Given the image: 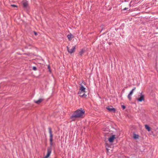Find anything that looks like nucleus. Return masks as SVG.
Here are the masks:
<instances>
[{
  "label": "nucleus",
  "mask_w": 158,
  "mask_h": 158,
  "mask_svg": "<svg viewBox=\"0 0 158 158\" xmlns=\"http://www.w3.org/2000/svg\"><path fill=\"white\" fill-rule=\"evenodd\" d=\"M48 130L50 135L49 142L50 147L48 148L47 154L44 158H48L49 157L52 152V147L53 145V135L52 134V129L51 127H49L48 128Z\"/></svg>",
  "instance_id": "1"
},
{
  "label": "nucleus",
  "mask_w": 158,
  "mask_h": 158,
  "mask_svg": "<svg viewBox=\"0 0 158 158\" xmlns=\"http://www.w3.org/2000/svg\"><path fill=\"white\" fill-rule=\"evenodd\" d=\"M115 138L116 137L115 135H112L109 138L108 140L110 143H112Z\"/></svg>",
  "instance_id": "7"
},
{
  "label": "nucleus",
  "mask_w": 158,
  "mask_h": 158,
  "mask_svg": "<svg viewBox=\"0 0 158 158\" xmlns=\"http://www.w3.org/2000/svg\"><path fill=\"white\" fill-rule=\"evenodd\" d=\"M145 129L148 131H150L151 130V128L149 127V126L147 125V124H146L145 125Z\"/></svg>",
  "instance_id": "12"
},
{
  "label": "nucleus",
  "mask_w": 158,
  "mask_h": 158,
  "mask_svg": "<svg viewBox=\"0 0 158 158\" xmlns=\"http://www.w3.org/2000/svg\"><path fill=\"white\" fill-rule=\"evenodd\" d=\"M48 69L49 70V71L50 72V73H51V68H50V66L49 65H48Z\"/></svg>",
  "instance_id": "19"
},
{
  "label": "nucleus",
  "mask_w": 158,
  "mask_h": 158,
  "mask_svg": "<svg viewBox=\"0 0 158 158\" xmlns=\"http://www.w3.org/2000/svg\"><path fill=\"white\" fill-rule=\"evenodd\" d=\"M106 109L110 112L115 113L116 111V109L115 108H113L111 106H107L106 107Z\"/></svg>",
  "instance_id": "3"
},
{
  "label": "nucleus",
  "mask_w": 158,
  "mask_h": 158,
  "mask_svg": "<svg viewBox=\"0 0 158 158\" xmlns=\"http://www.w3.org/2000/svg\"><path fill=\"white\" fill-rule=\"evenodd\" d=\"M34 32V35H37V33L35 31H33Z\"/></svg>",
  "instance_id": "23"
},
{
  "label": "nucleus",
  "mask_w": 158,
  "mask_h": 158,
  "mask_svg": "<svg viewBox=\"0 0 158 158\" xmlns=\"http://www.w3.org/2000/svg\"><path fill=\"white\" fill-rule=\"evenodd\" d=\"M23 54L28 56H34V54L33 53L30 52L25 53H24Z\"/></svg>",
  "instance_id": "13"
},
{
  "label": "nucleus",
  "mask_w": 158,
  "mask_h": 158,
  "mask_svg": "<svg viewBox=\"0 0 158 158\" xmlns=\"http://www.w3.org/2000/svg\"><path fill=\"white\" fill-rule=\"evenodd\" d=\"M32 69L34 70H37V68L36 67L33 66L32 67Z\"/></svg>",
  "instance_id": "22"
},
{
  "label": "nucleus",
  "mask_w": 158,
  "mask_h": 158,
  "mask_svg": "<svg viewBox=\"0 0 158 158\" xmlns=\"http://www.w3.org/2000/svg\"><path fill=\"white\" fill-rule=\"evenodd\" d=\"M136 99L139 102H141L142 101H144V96L142 94V93H141L140 97L139 98H137Z\"/></svg>",
  "instance_id": "6"
},
{
  "label": "nucleus",
  "mask_w": 158,
  "mask_h": 158,
  "mask_svg": "<svg viewBox=\"0 0 158 158\" xmlns=\"http://www.w3.org/2000/svg\"><path fill=\"white\" fill-rule=\"evenodd\" d=\"M128 9V8H124V9H123V10H127V9Z\"/></svg>",
  "instance_id": "24"
},
{
  "label": "nucleus",
  "mask_w": 158,
  "mask_h": 158,
  "mask_svg": "<svg viewBox=\"0 0 158 158\" xmlns=\"http://www.w3.org/2000/svg\"><path fill=\"white\" fill-rule=\"evenodd\" d=\"M85 113V111L81 108L77 110L70 116V118L72 120V121H75L77 118H82Z\"/></svg>",
  "instance_id": "2"
},
{
  "label": "nucleus",
  "mask_w": 158,
  "mask_h": 158,
  "mask_svg": "<svg viewBox=\"0 0 158 158\" xmlns=\"http://www.w3.org/2000/svg\"><path fill=\"white\" fill-rule=\"evenodd\" d=\"M33 46L32 45L30 44H27L26 45L24 46L25 49H31Z\"/></svg>",
  "instance_id": "9"
},
{
  "label": "nucleus",
  "mask_w": 158,
  "mask_h": 158,
  "mask_svg": "<svg viewBox=\"0 0 158 158\" xmlns=\"http://www.w3.org/2000/svg\"><path fill=\"white\" fill-rule=\"evenodd\" d=\"M69 40V41L71 40H72L73 38L74 37V35H73L71 34V33L68 34L67 36Z\"/></svg>",
  "instance_id": "10"
},
{
  "label": "nucleus",
  "mask_w": 158,
  "mask_h": 158,
  "mask_svg": "<svg viewBox=\"0 0 158 158\" xmlns=\"http://www.w3.org/2000/svg\"><path fill=\"white\" fill-rule=\"evenodd\" d=\"M79 96L81 98H86V97L87 96V95L85 94H82V95H81V94H79Z\"/></svg>",
  "instance_id": "15"
},
{
  "label": "nucleus",
  "mask_w": 158,
  "mask_h": 158,
  "mask_svg": "<svg viewBox=\"0 0 158 158\" xmlns=\"http://www.w3.org/2000/svg\"><path fill=\"white\" fill-rule=\"evenodd\" d=\"M85 52V50L84 49H82L81 50V51L79 52V54L81 56H82L83 54Z\"/></svg>",
  "instance_id": "11"
},
{
  "label": "nucleus",
  "mask_w": 158,
  "mask_h": 158,
  "mask_svg": "<svg viewBox=\"0 0 158 158\" xmlns=\"http://www.w3.org/2000/svg\"><path fill=\"white\" fill-rule=\"evenodd\" d=\"M76 49V46H74L70 50L68 46L67 47V49L69 53L72 54V53L74 52L75 51Z\"/></svg>",
  "instance_id": "5"
},
{
  "label": "nucleus",
  "mask_w": 158,
  "mask_h": 158,
  "mask_svg": "<svg viewBox=\"0 0 158 158\" xmlns=\"http://www.w3.org/2000/svg\"><path fill=\"white\" fill-rule=\"evenodd\" d=\"M131 94H129L127 96V97H128V99H129V100H131Z\"/></svg>",
  "instance_id": "18"
},
{
  "label": "nucleus",
  "mask_w": 158,
  "mask_h": 158,
  "mask_svg": "<svg viewBox=\"0 0 158 158\" xmlns=\"http://www.w3.org/2000/svg\"><path fill=\"white\" fill-rule=\"evenodd\" d=\"M103 29V27H102V30Z\"/></svg>",
  "instance_id": "28"
},
{
  "label": "nucleus",
  "mask_w": 158,
  "mask_h": 158,
  "mask_svg": "<svg viewBox=\"0 0 158 158\" xmlns=\"http://www.w3.org/2000/svg\"><path fill=\"white\" fill-rule=\"evenodd\" d=\"M136 89V87H134L133 89L130 92L129 94H131V95H132L133 93V91L134 90H135Z\"/></svg>",
  "instance_id": "17"
},
{
  "label": "nucleus",
  "mask_w": 158,
  "mask_h": 158,
  "mask_svg": "<svg viewBox=\"0 0 158 158\" xmlns=\"http://www.w3.org/2000/svg\"><path fill=\"white\" fill-rule=\"evenodd\" d=\"M80 87L79 89V90L78 91L77 94H81L82 93V92H85V88L84 87L83 85H81V84H80Z\"/></svg>",
  "instance_id": "4"
},
{
  "label": "nucleus",
  "mask_w": 158,
  "mask_h": 158,
  "mask_svg": "<svg viewBox=\"0 0 158 158\" xmlns=\"http://www.w3.org/2000/svg\"><path fill=\"white\" fill-rule=\"evenodd\" d=\"M155 1L156 2H158V0H155Z\"/></svg>",
  "instance_id": "25"
},
{
  "label": "nucleus",
  "mask_w": 158,
  "mask_h": 158,
  "mask_svg": "<svg viewBox=\"0 0 158 158\" xmlns=\"http://www.w3.org/2000/svg\"><path fill=\"white\" fill-rule=\"evenodd\" d=\"M139 137V135H138L136 134L135 133L133 134V137L134 139H138Z\"/></svg>",
  "instance_id": "14"
},
{
  "label": "nucleus",
  "mask_w": 158,
  "mask_h": 158,
  "mask_svg": "<svg viewBox=\"0 0 158 158\" xmlns=\"http://www.w3.org/2000/svg\"><path fill=\"white\" fill-rule=\"evenodd\" d=\"M106 150H107V151L108 152V151L109 149L108 148H106Z\"/></svg>",
  "instance_id": "26"
},
{
  "label": "nucleus",
  "mask_w": 158,
  "mask_h": 158,
  "mask_svg": "<svg viewBox=\"0 0 158 158\" xmlns=\"http://www.w3.org/2000/svg\"><path fill=\"white\" fill-rule=\"evenodd\" d=\"M23 7L24 8H26L28 6V3L27 2H24L23 4Z\"/></svg>",
  "instance_id": "16"
},
{
  "label": "nucleus",
  "mask_w": 158,
  "mask_h": 158,
  "mask_svg": "<svg viewBox=\"0 0 158 158\" xmlns=\"http://www.w3.org/2000/svg\"><path fill=\"white\" fill-rule=\"evenodd\" d=\"M102 27L104 26V25H102Z\"/></svg>",
  "instance_id": "27"
},
{
  "label": "nucleus",
  "mask_w": 158,
  "mask_h": 158,
  "mask_svg": "<svg viewBox=\"0 0 158 158\" xmlns=\"http://www.w3.org/2000/svg\"><path fill=\"white\" fill-rule=\"evenodd\" d=\"M44 100V99L40 98L38 100H34V102L37 104H40V103L42 102Z\"/></svg>",
  "instance_id": "8"
},
{
  "label": "nucleus",
  "mask_w": 158,
  "mask_h": 158,
  "mask_svg": "<svg viewBox=\"0 0 158 158\" xmlns=\"http://www.w3.org/2000/svg\"><path fill=\"white\" fill-rule=\"evenodd\" d=\"M10 6L14 7H17V6L15 5L11 4L10 5Z\"/></svg>",
  "instance_id": "20"
},
{
  "label": "nucleus",
  "mask_w": 158,
  "mask_h": 158,
  "mask_svg": "<svg viewBox=\"0 0 158 158\" xmlns=\"http://www.w3.org/2000/svg\"><path fill=\"white\" fill-rule=\"evenodd\" d=\"M121 107L123 110H124L126 108V106L124 105H122Z\"/></svg>",
  "instance_id": "21"
}]
</instances>
